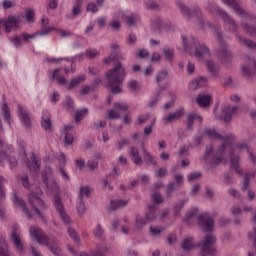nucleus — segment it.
<instances>
[{"instance_id": "f257e3e1", "label": "nucleus", "mask_w": 256, "mask_h": 256, "mask_svg": "<svg viewBox=\"0 0 256 256\" xmlns=\"http://www.w3.org/2000/svg\"><path fill=\"white\" fill-rule=\"evenodd\" d=\"M110 49L113 51L108 57L104 58V62L109 65L112 61H115L113 69L106 73V80L108 87L114 95H119L123 90L121 86L125 77H127V71L123 63L119 61H125V57L121 55V50L119 49V44L113 43L110 45Z\"/></svg>"}, {"instance_id": "f03ea898", "label": "nucleus", "mask_w": 256, "mask_h": 256, "mask_svg": "<svg viewBox=\"0 0 256 256\" xmlns=\"http://www.w3.org/2000/svg\"><path fill=\"white\" fill-rule=\"evenodd\" d=\"M29 233L31 237L36 239L37 243L39 245H46V247L49 248L51 253L55 256L61 255V246H59V243H57V240L55 238H49L41 228L36 226H31L29 229Z\"/></svg>"}, {"instance_id": "7ed1b4c3", "label": "nucleus", "mask_w": 256, "mask_h": 256, "mask_svg": "<svg viewBox=\"0 0 256 256\" xmlns=\"http://www.w3.org/2000/svg\"><path fill=\"white\" fill-rule=\"evenodd\" d=\"M182 45L184 47V51L189 53V55H193V49H195L194 57L196 59H203L205 55H209V48L205 44L197 43L195 37L187 38L186 36H182Z\"/></svg>"}, {"instance_id": "20e7f679", "label": "nucleus", "mask_w": 256, "mask_h": 256, "mask_svg": "<svg viewBox=\"0 0 256 256\" xmlns=\"http://www.w3.org/2000/svg\"><path fill=\"white\" fill-rule=\"evenodd\" d=\"M41 195H43L41 188H36L35 191L28 194V203L31 206L34 215H36L38 219H41V221H45V216L42 211L47 209V204L41 199Z\"/></svg>"}, {"instance_id": "39448f33", "label": "nucleus", "mask_w": 256, "mask_h": 256, "mask_svg": "<svg viewBox=\"0 0 256 256\" xmlns=\"http://www.w3.org/2000/svg\"><path fill=\"white\" fill-rule=\"evenodd\" d=\"M214 34L220 45V48L217 50L220 61L223 63V65H231V63H233L235 55L233 54V52H231V50H229L227 43L223 41V34L221 33V31L215 29Z\"/></svg>"}, {"instance_id": "423d86ee", "label": "nucleus", "mask_w": 256, "mask_h": 256, "mask_svg": "<svg viewBox=\"0 0 256 256\" xmlns=\"http://www.w3.org/2000/svg\"><path fill=\"white\" fill-rule=\"evenodd\" d=\"M215 243H217V237L213 234H207L200 243L197 244V247H200L202 253L206 255H217V248H215Z\"/></svg>"}, {"instance_id": "0eeeda50", "label": "nucleus", "mask_w": 256, "mask_h": 256, "mask_svg": "<svg viewBox=\"0 0 256 256\" xmlns=\"http://www.w3.org/2000/svg\"><path fill=\"white\" fill-rule=\"evenodd\" d=\"M224 5H227L228 7H231L233 11L239 15L240 17H243L246 19V21H251L252 23H256V16L255 14H252L251 12L245 11L239 3H237L235 0H221Z\"/></svg>"}, {"instance_id": "6e6552de", "label": "nucleus", "mask_w": 256, "mask_h": 256, "mask_svg": "<svg viewBox=\"0 0 256 256\" xmlns=\"http://www.w3.org/2000/svg\"><path fill=\"white\" fill-rule=\"evenodd\" d=\"M9 239L12 245H14L17 253L23 255L25 246L23 245V241H21V229L19 228V225L12 226V232L10 233Z\"/></svg>"}, {"instance_id": "1a4fd4ad", "label": "nucleus", "mask_w": 256, "mask_h": 256, "mask_svg": "<svg viewBox=\"0 0 256 256\" xmlns=\"http://www.w3.org/2000/svg\"><path fill=\"white\" fill-rule=\"evenodd\" d=\"M0 25L4 26V29L7 33H11L13 29H19V25H21V16L9 15L8 17L0 20Z\"/></svg>"}, {"instance_id": "9d476101", "label": "nucleus", "mask_w": 256, "mask_h": 256, "mask_svg": "<svg viewBox=\"0 0 256 256\" xmlns=\"http://www.w3.org/2000/svg\"><path fill=\"white\" fill-rule=\"evenodd\" d=\"M197 221L200 229H203L205 233H213V227H215V221L208 213H202L197 216Z\"/></svg>"}, {"instance_id": "9b49d317", "label": "nucleus", "mask_w": 256, "mask_h": 256, "mask_svg": "<svg viewBox=\"0 0 256 256\" xmlns=\"http://www.w3.org/2000/svg\"><path fill=\"white\" fill-rule=\"evenodd\" d=\"M243 77L251 79L253 75L256 77V59L251 57L245 58V64L241 67Z\"/></svg>"}, {"instance_id": "f8f14e48", "label": "nucleus", "mask_w": 256, "mask_h": 256, "mask_svg": "<svg viewBox=\"0 0 256 256\" xmlns=\"http://www.w3.org/2000/svg\"><path fill=\"white\" fill-rule=\"evenodd\" d=\"M54 206L63 223H65V225H69V223H71V219L69 218V215H67V212H65V208L63 207L61 198H59V196L55 197Z\"/></svg>"}, {"instance_id": "ddd939ff", "label": "nucleus", "mask_w": 256, "mask_h": 256, "mask_svg": "<svg viewBox=\"0 0 256 256\" xmlns=\"http://www.w3.org/2000/svg\"><path fill=\"white\" fill-rule=\"evenodd\" d=\"M221 110L224 122L231 123V119H233V115L239 111V107L225 104L221 107Z\"/></svg>"}, {"instance_id": "4468645a", "label": "nucleus", "mask_w": 256, "mask_h": 256, "mask_svg": "<svg viewBox=\"0 0 256 256\" xmlns=\"http://www.w3.org/2000/svg\"><path fill=\"white\" fill-rule=\"evenodd\" d=\"M185 115V110L179 109L175 112L169 113L167 116L163 118L164 125H169V123H173L175 121H179L181 117Z\"/></svg>"}, {"instance_id": "2eb2a0df", "label": "nucleus", "mask_w": 256, "mask_h": 256, "mask_svg": "<svg viewBox=\"0 0 256 256\" xmlns=\"http://www.w3.org/2000/svg\"><path fill=\"white\" fill-rule=\"evenodd\" d=\"M75 126L68 124L64 127V129L62 130V137H63V141L65 143V145H71L74 141L73 138V133L71 131H73Z\"/></svg>"}, {"instance_id": "dca6fc26", "label": "nucleus", "mask_w": 256, "mask_h": 256, "mask_svg": "<svg viewBox=\"0 0 256 256\" xmlns=\"http://www.w3.org/2000/svg\"><path fill=\"white\" fill-rule=\"evenodd\" d=\"M85 81H87V75L80 74V75L72 78L70 80V82L67 83L66 89L68 91H73V89H75V87H77L78 85H81V83H85Z\"/></svg>"}, {"instance_id": "f3484780", "label": "nucleus", "mask_w": 256, "mask_h": 256, "mask_svg": "<svg viewBox=\"0 0 256 256\" xmlns=\"http://www.w3.org/2000/svg\"><path fill=\"white\" fill-rule=\"evenodd\" d=\"M13 201L14 204H16L23 211V213L26 214L28 219H33V214H31V211H29V208H27V203H25V200L15 195Z\"/></svg>"}, {"instance_id": "a211bd4d", "label": "nucleus", "mask_w": 256, "mask_h": 256, "mask_svg": "<svg viewBox=\"0 0 256 256\" xmlns=\"http://www.w3.org/2000/svg\"><path fill=\"white\" fill-rule=\"evenodd\" d=\"M47 25H49V18L42 17L41 18V30L36 32V35L45 36L49 35L51 31H55V27H49L47 28Z\"/></svg>"}, {"instance_id": "6ab92c4d", "label": "nucleus", "mask_w": 256, "mask_h": 256, "mask_svg": "<svg viewBox=\"0 0 256 256\" xmlns=\"http://www.w3.org/2000/svg\"><path fill=\"white\" fill-rule=\"evenodd\" d=\"M18 115L20 116L21 122L27 129L31 127V116L27 113V110L23 109V106L18 105Z\"/></svg>"}, {"instance_id": "aec40b11", "label": "nucleus", "mask_w": 256, "mask_h": 256, "mask_svg": "<svg viewBox=\"0 0 256 256\" xmlns=\"http://www.w3.org/2000/svg\"><path fill=\"white\" fill-rule=\"evenodd\" d=\"M142 154H143V160L145 161L146 165L149 167L153 165L154 167L157 166V159L155 156L151 155L147 149H145V146L142 144Z\"/></svg>"}, {"instance_id": "412c9836", "label": "nucleus", "mask_w": 256, "mask_h": 256, "mask_svg": "<svg viewBox=\"0 0 256 256\" xmlns=\"http://www.w3.org/2000/svg\"><path fill=\"white\" fill-rule=\"evenodd\" d=\"M177 6L179 7L181 13L184 15V17H187L190 19V17L193 15V13H201L200 9H194L191 10L183 2H177Z\"/></svg>"}, {"instance_id": "4be33fe9", "label": "nucleus", "mask_w": 256, "mask_h": 256, "mask_svg": "<svg viewBox=\"0 0 256 256\" xmlns=\"http://www.w3.org/2000/svg\"><path fill=\"white\" fill-rule=\"evenodd\" d=\"M41 125L42 128L46 131H51L53 129V125L51 123V113L48 111L44 112L42 115Z\"/></svg>"}, {"instance_id": "5701e85b", "label": "nucleus", "mask_w": 256, "mask_h": 256, "mask_svg": "<svg viewBox=\"0 0 256 256\" xmlns=\"http://www.w3.org/2000/svg\"><path fill=\"white\" fill-rule=\"evenodd\" d=\"M236 38L238 39V42L240 43V45H245V47H248V49H251V51H256L255 41L248 38H244L239 34H236Z\"/></svg>"}, {"instance_id": "b1692460", "label": "nucleus", "mask_w": 256, "mask_h": 256, "mask_svg": "<svg viewBox=\"0 0 256 256\" xmlns=\"http://www.w3.org/2000/svg\"><path fill=\"white\" fill-rule=\"evenodd\" d=\"M155 219H157V208L155 204H150L148 205V212L145 214V220L151 223V221H155Z\"/></svg>"}, {"instance_id": "393cba45", "label": "nucleus", "mask_w": 256, "mask_h": 256, "mask_svg": "<svg viewBox=\"0 0 256 256\" xmlns=\"http://www.w3.org/2000/svg\"><path fill=\"white\" fill-rule=\"evenodd\" d=\"M207 85V78L205 77H199L197 80H192L189 83V89L190 91H195V89H198V87H205Z\"/></svg>"}, {"instance_id": "a878e982", "label": "nucleus", "mask_w": 256, "mask_h": 256, "mask_svg": "<svg viewBox=\"0 0 256 256\" xmlns=\"http://www.w3.org/2000/svg\"><path fill=\"white\" fill-rule=\"evenodd\" d=\"M130 157L134 161L135 165H143V158L139 156V149L135 146L130 148Z\"/></svg>"}, {"instance_id": "bb28decb", "label": "nucleus", "mask_w": 256, "mask_h": 256, "mask_svg": "<svg viewBox=\"0 0 256 256\" xmlns=\"http://www.w3.org/2000/svg\"><path fill=\"white\" fill-rule=\"evenodd\" d=\"M181 247L183 251H191L197 247V244L194 241L193 237L185 238L182 243Z\"/></svg>"}, {"instance_id": "cd10ccee", "label": "nucleus", "mask_w": 256, "mask_h": 256, "mask_svg": "<svg viewBox=\"0 0 256 256\" xmlns=\"http://www.w3.org/2000/svg\"><path fill=\"white\" fill-rule=\"evenodd\" d=\"M196 101H197L199 107H209V105L211 103V95L199 94Z\"/></svg>"}, {"instance_id": "c85d7f7f", "label": "nucleus", "mask_w": 256, "mask_h": 256, "mask_svg": "<svg viewBox=\"0 0 256 256\" xmlns=\"http://www.w3.org/2000/svg\"><path fill=\"white\" fill-rule=\"evenodd\" d=\"M206 68H207V71H209V73H211V75L213 77H218L219 76V68L217 67V64H215V61L207 60L206 61Z\"/></svg>"}, {"instance_id": "c756f323", "label": "nucleus", "mask_w": 256, "mask_h": 256, "mask_svg": "<svg viewBox=\"0 0 256 256\" xmlns=\"http://www.w3.org/2000/svg\"><path fill=\"white\" fill-rule=\"evenodd\" d=\"M0 256H11L9 252V245L5 241V237L0 235Z\"/></svg>"}, {"instance_id": "7c9ffc66", "label": "nucleus", "mask_w": 256, "mask_h": 256, "mask_svg": "<svg viewBox=\"0 0 256 256\" xmlns=\"http://www.w3.org/2000/svg\"><path fill=\"white\" fill-rule=\"evenodd\" d=\"M31 162L29 163V170L31 172L37 173L41 169V164H39V160L37 159V156L33 154L31 156Z\"/></svg>"}, {"instance_id": "2f4dec72", "label": "nucleus", "mask_w": 256, "mask_h": 256, "mask_svg": "<svg viewBox=\"0 0 256 256\" xmlns=\"http://www.w3.org/2000/svg\"><path fill=\"white\" fill-rule=\"evenodd\" d=\"M197 119V113H189L186 115V129L187 131H193V125Z\"/></svg>"}, {"instance_id": "473e14b6", "label": "nucleus", "mask_w": 256, "mask_h": 256, "mask_svg": "<svg viewBox=\"0 0 256 256\" xmlns=\"http://www.w3.org/2000/svg\"><path fill=\"white\" fill-rule=\"evenodd\" d=\"M231 166L234 171L238 173V175H243V169L239 167V156H234L233 152H231Z\"/></svg>"}, {"instance_id": "72a5a7b5", "label": "nucleus", "mask_w": 256, "mask_h": 256, "mask_svg": "<svg viewBox=\"0 0 256 256\" xmlns=\"http://www.w3.org/2000/svg\"><path fill=\"white\" fill-rule=\"evenodd\" d=\"M225 25H228L229 27V31H231V33H235V35H239V33L237 31H239V26L237 25V22H235V19L233 18H229L226 22Z\"/></svg>"}, {"instance_id": "f704fd0d", "label": "nucleus", "mask_w": 256, "mask_h": 256, "mask_svg": "<svg viewBox=\"0 0 256 256\" xmlns=\"http://www.w3.org/2000/svg\"><path fill=\"white\" fill-rule=\"evenodd\" d=\"M61 71V68H56L52 73V79H56L58 85H66L67 86V79L63 76H57V74Z\"/></svg>"}, {"instance_id": "c9c22d12", "label": "nucleus", "mask_w": 256, "mask_h": 256, "mask_svg": "<svg viewBox=\"0 0 256 256\" xmlns=\"http://www.w3.org/2000/svg\"><path fill=\"white\" fill-rule=\"evenodd\" d=\"M147 220L139 215H136L134 227L137 229V231H141L144 226L147 225Z\"/></svg>"}, {"instance_id": "e433bc0d", "label": "nucleus", "mask_w": 256, "mask_h": 256, "mask_svg": "<svg viewBox=\"0 0 256 256\" xmlns=\"http://www.w3.org/2000/svg\"><path fill=\"white\" fill-rule=\"evenodd\" d=\"M206 135L212 139H218L220 141H227L229 139V136H221V134H218L217 131L211 129L206 130Z\"/></svg>"}, {"instance_id": "4c0bfd02", "label": "nucleus", "mask_w": 256, "mask_h": 256, "mask_svg": "<svg viewBox=\"0 0 256 256\" xmlns=\"http://www.w3.org/2000/svg\"><path fill=\"white\" fill-rule=\"evenodd\" d=\"M20 17H24L27 23H35V11L31 9H27L25 15L21 14Z\"/></svg>"}, {"instance_id": "58836bf2", "label": "nucleus", "mask_w": 256, "mask_h": 256, "mask_svg": "<svg viewBox=\"0 0 256 256\" xmlns=\"http://www.w3.org/2000/svg\"><path fill=\"white\" fill-rule=\"evenodd\" d=\"M9 183V180L7 178L0 175V201L5 199L6 193H5V185Z\"/></svg>"}, {"instance_id": "ea45409f", "label": "nucleus", "mask_w": 256, "mask_h": 256, "mask_svg": "<svg viewBox=\"0 0 256 256\" xmlns=\"http://www.w3.org/2000/svg\"><path fill=\"white\" fill-rule=\"evenodd\" d=\"M2 113L4 121L11 123V110H9V105H7V102H4L2 105Z\"/></svg>"}, {"instance_id": "a19ab883", "label": "nucleus", "mask_w": 256, "mask_h": 256, "mask_svg": "<svg viewBox=\"0 0 256 256\" xmlns=\"http://www.w3.org/2000/svg\"><path fill=\"white\" fill-rule=\"evenodd\" d=\"M127 201L125 200H112L110 204L111 211H117V209H121V207H125Z\"/></svg>"}, {"instance_id": "79ce46f5", "label": "nucleus", "mask_w": 256, "mask_h": 256, "mask_svg": "<svg viewBox=\"0 0 256 256\" xmlns=\"http://www.w3.org/2000/svg\"><path fill=\"white\" fill-rule=\"evenodd\" d=\"M89 113V109L83 108L81 110H77L75 113V122L76 123H81L83 121V117Z\"/></svg>"}, {"instance_id": "37998d69", "label": "nucleus", "mask_w": 256, "mask_h": 256, "mask_svg": "<svg viewBox=\"0 0 256 256\" xmlns=\"http://www.w3.org/2000/svg\"><path fill=\"white\" fill-rule=\"evenodd\" d=\"M91 195V188L88 186H82L79 190V196L78 199L83 201V197L89 198Z\"/></svg>"}, {"instance_id": "c03bdc74", "label": "nucleus", "mask_w": 256, "mask_h": 256, "mask_svg": "<svg viewBox=\"0 0 256 256\" xmlns=\"http://www.w3.org/2000/svg\"><path fill=\"white\" fill-rule=\"evenodd\" d=\"M162 51L166 61H173V53H175L173 49L169 48V46H165Z\"/></svg>"}, {"instance_id": "a18cd8bd", "label": "nucleus", "mask_w": 256, "mask_h": 256, "mask_svg": "<svg viewBox=\"0 0 256 256\" xmlns=\"http://www.w3.org/2000/svg\"><path fill=\"white\" fill-rule=\"evenodd\" d=\"M175 182H169L166 186V197L167 199H171L173 197V193L175 191Z\"/></svg>"}, {"instance_id": "49530a36", "label": "nucleus", "mask_w": 256, "mask_h": 256, "mask_svg": "<svg viewBox=\"0 0 256 256\" xmlns=\"http://www.w3.org/2000/svg\"><path fill=\"white\" fill-rule=\"evenodd\" d=\"M94 237L96 239H103V235L105 234V230L103 229V226L101 224H98L96 228L93 231Z\"/></svg>"}, {"instance_id": "de8ad7c7", "label": "nucleus", "mask_w": 256, "mask_h": 256, "mask_svg": "<svg viewBox=\"0 0 256 256\" xmlns=\"http://www.w3.org/2000/svg\"><path fill=\"white\" fill-rule=\"evenodd\" d=\"M123 19H124L125 23H127V25H129V27H133V25H135V23L137 21V15L132 14V15H128V16H123Z\"/></svg>"}, {"instance_id": "09e8293b", "label": "nucleus", "mask_w": 256, "mask_h": 256, "mask_svg": "<svg viewBox=\"0 0 256 256\" xmlns=\"http://www.w3.org/2000/svg\"><path fill=\"white\" fill-rule=\"evenodd\" d=\"M214 13H216V15L219 16L224 23L231 17V15L222 9H216Z\"/></svg>"}, {"instance_id": "8fccbe9b", "label": "nucleus", "mask_w": 256, "mask_h": 256, "mask_svg": "<svg viewBox=\"0 0 256 256\" xmlns=\"http://www.w3.org/2000/svg\"><path fill=\"white\" fill-rule=\"evenodd\" d=\"M167 75H169V72H167V70H160L156 74L157 83H161V81H165V79H167Z\"/></svg>"}, {"instance_id": "3c124183", "label": "nucleus", "mask_w": 256, "mask_h": 256, "mask_svg": "<svg viewBox=\"0 0 256 256\" xmlns=\"http://www.w3.org/2000/svg\"><path fill=\"white\" fill-rule=\"evenodd\" d=\"M152 200H153L154 206L161 205V203H163L165 201V199H163V196H161V194H159L157 192H155L152 195Z\"/></svg>"}, {"instance_id": "603ef678", "label": "nucleus", "mask_w": 256, "mask_h": 256, "mask_svg": "<svg viewBox=\"0 0 256 256\" xmlns=\"http://www.w3.org/2000/svg\"><path fill=\"white\" fill-rule=\"evenodd\" d=\"M68 234L71 239L75 241V243H79V241H81V239H79V234H77V231H75V229L68 227Z\"/></svg>"}, {"instance_id": "864d4df0", "label": "nucleus", "mask_w": 256, "mask_h": 256, "mask_svg": "<svg viewBox=\"0 0 256 256\" xmlns=\"http://www.w3.org/2000/svg\"><path fill=\"white\" fill-rule=\"evenodd\" d=\"M114 108L117 111H123L124 113H129V105L127 104H121V103H114Z\"/></svg>"}, {"instance_id": "5fc2aeb1", "label": "nucleus", "mask_w": 256, "mask_h": 256, "mask_svg": "<svg viewBox=\"0 0 256 256\" xmlns=\"http://www.w3.org/2000/svg\"><path fill=\"white\" fill-rule=\"evenodd\" d=\"M77 213L78 215L83 216L85 214V202L83 200L78 199V205H77Z\"/></svg>"}, {"instance_id": "6e6d98bb", "label": "nucleus", "mask_w": 256, "mask_h": 256, "mask_svg": "<svg viewBox=\"0 0 256 256\" xmlns=\"http://www.w3.org/2000/svg\"><path fill=\"white\" fill-rule=\"evenodd\" d=\"M99 5L95 4L93 2L88 3L87 7H86V11L88 13H97V11H99Z\"/></svg>"}, {"instance_id": "4d7b16f0", "label": "nucleus", "mask_w": 256, "mask_h": 256, "mask_svg": "<svg viewBox=\"0 0 256 256\" xmlns=\"http://www.w3.org/2000/svg\"><path fill=\"white\" fill-rule=\"evenodd\" d=\"M20 179L22 181V187H24V189H30L31 184L29 183V176L24 174Z\"/></svg>"}, {"instance_id": "13d9d810", "label": "nucleus", "mask_w": 256, "mask_h": 256, "mask_svg": "<svg viewBox=\"0 0 256 256\" xmlns=\"http://www.w3.org/2000/svg\"><path fill=\"white\" fill-rule=\"evenodd\" d=\"M108 119H121V114L113 109L108 110Z\"/></svg>"}, {"instance_id": "bf43d9fd", "label": "nucleus", "mask_w": 256, "mask_h": 256, "mask_svg": "<svg viewBox=\"0 0 256 256\" xmlns=\"http://www.w3.org/2000/svg\"><path fill=\"white\" fill-rule=\"evenodd\" d=\"M147 9H152L153 11H156V9H159V4L153 0H148L146 2Z\"/></svg>"}, {"instance_id": "052dcab7", "label": "nucleus", "mask_w": 256, "mask_h": 256, "mask_svg": "<svg viewBox=\"0 0 256 256\" xmlns=\"http://www.w3.org/2000/svg\"><path fill=\"white\" fill-rule=\"evenodd\" d=\"M136 55L139 57V59H147V57H149V50L141 49L137 52Z\"/></svg>"}, {"instance_id": "680f3d73", "label": "nucleus", "mask_w": 256, "mask_h": 256, "mask_svg": "<svg viewBox=\"0 0 256 256\" xmlns=\"http://www.w3.org/2000/svg\"><path fill=\"white\" fill-rule=\"evenodd\" d=\"M101 83H103V79L100 77H96L92 82V86H91L92 91H95L96 88L99 87V85H101Z\"/></svg>"}, {"instance_id": "e2e57ef3", "label": "nucleus", "mask_w": 256, "mask_h": 256, "mask_svg": "<svg viewBox=\"0 0 256 256\" xmlns=\"http://www.w3.org/2000/svg\"><path fill=\"white\" fill-rule=\"evenodd\" d=\"M107 251H109L107 249V247H102V248L96 250V252L93 253V256H106Z\"/></svg>"}, {"instance_id": "0e129e2a", "label": "nucleus", "mask_w": 256, "mask_h": 256, "mask_svg": "<svg viewBox=\"0 0 256 256\" xmlns=\"http://www.w3.org/2000/svg\"><path fill=\"white\" fill-rule=\"evenodd\" d=\"M135 43H137V35H135L134 33L129 34L127 39V44L135 45Z\"/></svg>"}, {"instance_id": "69168bd1", "label": "nucleus", "mask_w": 256, "mask_h": 256, "mask_svg": "<svg viewBox=\"0 0 256 256\" xmlns=\"http://www.w3.org/2000/svg\"><path fill=\"white\" fill-rule=\"evenodd\" d=\"M85 55L88 59H95L99 53L96 50H86Z\"/></svg>"}, {"instance_id": "338daca9", "label": "nucleus", "mask_w": 256, "mask_h": 256, "mask_svg": "<svg viewBox=\"0 0 256 256\" xmlns=\"http://www.w3.org/2000/svg\"><path fill=\"white\" fill-rule=\"evenodd\" d=\"M199 177H201V172H194V173H190L187 176V180L188 181H195V180L199 179Z\"/></svg>"}, {"instance_id": "774afa93", "label": "nucleus", "mask_w": 256, "mask_h": 256, "mask_svg": "<svg viewBox=\"0 0 256 256\" xmlns=\"http://www.w3.org/2000/svg\"><path fill=\"white\" fill-rule=\"evenodd\" d=\"M224 87H235V81L233 80V78H226L224 81Z\"/></svg>"}]
</instances>
